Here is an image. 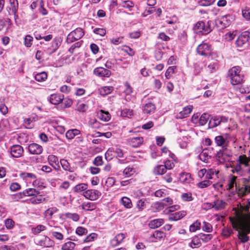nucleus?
<instances>
[{
    "label": "nucleus",
    "instance_id": "nucleus-1",
    "mask_svg": "<svg viewBox=\"0 0 250 250\" xmlns=\"http://www.w3.org/2000/svg\"><path fill=\"white\" fill-rule=\"evenodd\" d=\"M233 228L238 231V236L241 242L246 243L249 240L247 236L250 233V217L241 220H231Z\"/></svg>",
    "mask_w": 250,
    "mask_h": 250
},
{
    "label": "nucleus",
    "instance_id": "nucleus-2",
    "mask_svg": "<svg viewBox=\"0 0 250 250\" xmlns=\"http://www.w3.org/2000/svg\"><path fill=\"white\" fill-rule=\"evenodd\" d=\"M240 67L238 66H234L229 70L228 76L232 84L236 85L242 82L243 76L240 74Z\"/></svg>",
    "mask_w": 250,
    "mask_h": 250
},
{
    "label": "nucleus",
    "instance_id": "nucleus-3",
    "mask_svg": "<svg viewBox=\"0 0 250 250\" xmlns=\"http://www.w3.org/2000/svg\"><path fill=\"white\" fill-rule=\"evenodd\" d=\"M212 22L208 21L207 23L201 21L197 22L193 27V30L196 33L207 34L212 31Z\"/></svg>",
    "mask_w": 250,
    "mask_h": 250
},
{
    "label": "nucleus",
    "instance_id": "nucleus-4",
    "mask_svg": "<svg viewBox=\"0 0 250 250\" xmlns=\"http://www.w3.org/2000/svg\"><path fill=\"white\" fill-rule=\"evenodd\" d=\"M83 35L84 32L82 28H76L68 35L66 39V42L68 43H71L80 39Z\"/></svg>",
    "mask_w": 250,
    "mask_h": 250
},
{
    "label": "nucleus",
    "instance_id": "nucleus-5",
    "mask_svg": "<svg viewBox=\"0 0 250 250\" xmlns=\"http://www.w3.org/2000/svg\"><path fill=\"white\" fill-rule=\"evenodd\" d=\"M228 118L224 116H215L210 119L208 123V127L212 128L220 125L221 123L228 122Z\"/></svg>",
    "mask_w": 250,
    "mask_h": 250
},
{
    "label": "nucleus",
    "instance_id": "nucleus-6",
    "mask_svg": "<svg viewBox=\"0 0 250 250\" xmlns=\"http://www.w3.org/2000/svg\"><path fill=\"white\" fill-rule=\"evenodd\" d=\"M83 195L89 200L95 201L101 196V193L96 189H89L84 192Z\"/></svg>",
    "mask_w": 250,
    "mask_h": 250
},
{
    "label": "nucleus",
    "instance_id": "nucleus-7",
    "mask_svg": "<svg viewBox=\"0 0 250 250\" xmlns=\"http://www.w3.org/2000/svg\"><path fill=\"white\" fill-rule=\"evenodd\" d=\"M211 51V46L207 43H202L197 48V53L202 56H208Z\"/></svg>",
    "mask_w": 250,
    "mask_h": 250
},
{
    "label": "nucleus",
    "instance_id": "nucleus-8",
    "mask_svg": "<svg viewBox=\"0 0 250 250\" xmlns=\"http://www.w3.org/2000/svg\"><path fill=\"white\" fill-rule=\"evenodd\" d=\"M28 150L31 154L40 155L42 152L43 148L38 144L32 143L28 146Z\"/></svg>",
    "mask_w": 250,
    "mask_h": 250
},
{
    "label": "nucleus",
    "instance_id": "nucleus-9",
    "mask_svg": "<svg viewBox=\"0 0 250 250\" xmlns=\"http://www.w3.org/2000/svg\"><path fill=\"white\" fill-rule=\"evenodd\" d=\"M230 16L229 15L223 16L216 21V25L223 29L226 28L230 23Z\"/></svg>",
    "mask_w": 250,
    "mask_h": 250
},
{
    "label": "nucleus",
    "instance_id": "nucleus-10",
    "mask_svg": "<svg viewBox=\"0 0 250 250\" xmlns=\"http://www.w3.org/2000/svg\"><path fill=\"white\" fill-rule=\"evenodd\" d=\"M216 159L220 163H225L230 161L231 155L221 150L219 151L216 154Z\"/></svg>",
    "mask_w": 250,
    "mask_h": 250
},
{
    "label": "nucleus",
    "instance_id": "nucleus-11",
    "mask_svg": "<svg viewBox=\"0 0 250 250\" xmlns=\"http://www.w3.org/2000/svg\"><path fill=\"white\" fill-rule=\"evenodd\" d=\"M23 152V147L18 145H14L11 147L10 153L13 157L19 158Z\"/></svg>",
    "mask_w": 250,
    "mask_h": 250
},
{
    "label": "nucleus",
    "instance_id": "nucleus-12",
    "mask_svg": "<svg viewBox=\"0 0 250 250\" xmlns=\"http://www.w3.org/2000/svg\"><path fill=\"white\" fill-rule=\"evenodd\" d=\"M249 38L250 32L248 31L244 32L238 38L236 41V44L238 47H241L249 41Z\"/></svg>",
    "mask_w": 250,
    "mask_h": 250
},
{
    "label": "nucleus",
    "instance_id": "nucleus-13",
    "mask_svg": "<svg viewBox=\"0 0 250 250\" xmlns=\"http://www.w3.org/2000/svg\"><path fill=\"white\" fill-rule=\"evenodd\" d=\"M93 72L94 74L97 76L107 78L109 77L111 74V72L110 70L102 67L95 68Z\"/></svg>",
    "mask_w": 250,
    "mask_h": 250
},
{
    "label": "nucleus",
    "instance_id": "nucleus-14",
    "mask_svg": "<svg viewBox=\"0 0 250 250\" xmlns=\"http://www.w3.org/2000/svg\"><path fill=\"white\" fill-rule=\"evenodd\" d=\"M143 141V138L140 136L134 137L127 139L128 143L133 147H139L142 144Z\"/></svg>",
    "mask_w": 250,
    "mask_h": 250
},
{
    "label": "nucleus",
    "instance_id": "nucleus-15",
    "mask_svg": "<svg viewBox=\"0 0 250 250\" xmlns=\"http://www.w3.org/2000/svg\"><path fill=\"white\" fill-rule=\"evenodd\" d=\"M40 193V191L36 189L30 188L24 190L22 193H19L18 196L19 198H21L23 196H37Z\"/></svg>",
    "mask_w": 250,
    "mask_h": 250
},
{
    "label": "nucleus",
    "instance_id": "nucleus-16",
    "mask_svg": "<svg viewBox=\"0 0 250 250\" xmlns=\"http://www.w3.org/2000/svg\"><path fill=\"white\" fill-rule=\"evenodd\" d=\"M227 205V203L224 200L219 198L216 199L213 201L214 209L216 211L224 209Z\"/></svg>",
    "mask_w": 250,
    "mask_h": 250
},
{
    "label": "nucleus",
    "instance_id": "nucleus-17",
    "mask_svg": "<svg viewBox=\"0 0 250 250\" xmlns=\"http://www.w3.org/2000/svg\"><path fill=\"white\" fill-rule=\"evenodd\" d=\"M125 238V235L123 233H120L110 241V245L113 247H115L121 244Z\"/></svg>",
    "mask_w": 250,
    "mask_h": 250
},
{
    "label": "nucleus",
    "instance_id": "nucleus-18",
    "mask_svg": "<svg viewBox=\"0 0 250 250\" xmlns=\"http://www.w3.org/2000/svg\"><path fill=\"white\" fill-rule=\"evenodd\" d=\"M48 161L49 164L56 170H59L60 167L59 165L58 157L54 155H50L48 157Z\"/></svg>",
    "mask_w": 250,
    "mask_h": 250
},
{
    "label": "nucleus",
    "instance_id": "nucleus-19",
    "mask_svg": "<svg viewBox=\"0 0 250 250\" xmlns=\"http://www.w3.org/2000/svg\"><path fill=\"white\" fill-rule=\"evenodd\" d=\"M63 95L53 94L50 95L49 98L50 102L53 104H58L62 101Z\"/></svg>",
    "mask_w": 250,
    "mask_h": 250
},
{
    "label": "nucleus",
    "instance_id": "nucleus-20",
    "mask_svg": "<svg viewBox=\"0 0 250 250\" xmlns=\"http://www.w3.org/2000/svg\"><path fill=\"white\" fill-rule=\"evenodd\" d=\"M187 214V212L186 211H181L178 212H176L171 214L169 216V220L170 221H177L180 220L182 218L184 217Z\"/></svg>",
    "mask_w": 250,
    "mask_h": 250
},
{
    "label": "nucleus",
    "instance_id": "nucleus-21",
    "mask_svg": "<svg viewBox=\"0 0 250 250\" xmlns=\"http://www.w3.org/2000/svg\"><path fill=\"white\" fill-rule=\"evenodd\" d=\"M192 109V105H188L185 107L183 110L180 112L177 115L178 118L182 119L187 117L191 113Z\"/></svg>",
    "mask_w": 250,
    "mask_h": 250
},
{
    "label": "nucleus",
    "instance_id": "nucleus-22",
    "mask_svg": "<svg viewBox=\"0 0 250 250\" xmlns=\"http://www.w3.org/2000/svg\"><path fill=\"white\" fill-rule=\"evenodd\" d=\"M164 223V220L163 219H156L150 221L148 225L151 229H155L160 227Z\"/></svg>",
    "mask_w": 250,
    "mask_h": 250
},
{
    "label": "nucleus",
    "instance_id": "nucleus-23",
    "mask_svg": "<svg viewBox=\"0 0 250 250\" xmlns=\"http://www.w3.org/2000/svg\"><path fill=\"white\" fill-rule=\"evenodd\" d=\"M82 208L85 211L93 210L96 208V204L92 202H84L82 205Z\"/></svg>",
    "mask_w": 250,
    "mask_h": 250
},
{
    "label": "nucleus",
    "instance_id": "nucleus-24",
    "mask_svg": "<svg viewBox=\"0 0 250 250\" xmlns=\"http://www.w3.org/2000/svg\"><path fill=\"white\" fill-rule=\"evenodd\" d=\"M54 242L48 236H45L44 238L40 242V244L44 247H50L54 245Z\"/></svg>",
    "mask_w": 250,
    "mask_h": 250
},
{
    "label": "nucleus",
    "instance_id": "nucleus-25",
    "mask_svg": "<svg viewBox=\"0 0 250 250\" xmlns=\"http://www.w3.org/2000/svg\"><path fill=\"white\" fill-rule=\"evenodd\" d=\"M199 157L202 161L205 163L208 162V160L210 159L211 157L209 155V150L208 149H203V150L199 154Z\"/></svg>",
    "mask_w": 250,
    "mask_h": 250
},
{
    "label": "nucleus",
    "instance_id": "nucleus-26",
    "mask_svg": "<svg viewBox=\"0 0 250 250\" xmlns=\"http://www.w3.org/2000/svg\"><path fill=\"white\" fill-rule=\"evenodd\" d=\"M10 6L9 7L10 11L12 14L16 16L18 9V2L17 0H9Z\"/></svg>",
    "mask_w": 250,
    "mask_h": 250
},
{
    "label": "nucleus",
    "instance_id": "nucleus-27",
    "mask_svg": "<svg viewBox=\"0 0 250 250\" xmlns=\"http://www.w3.org/2000/svg\"><path fill=\"white\" fill-rule=\"evenodd\" d=\"M155 109V105L152 103H148L145 104L144 107L143 111L145 113L150 114L154 111Z\"/></svg>",
    "mask_w": 250,
    "mask_h": 250
},
{
    "label": "nucleus",
    "instance_id": "nucleus-28",
    "mask_svg": "<svg viewBox=\"0 0 250 250\" xmlns=\"http://www.w3.org/2000/svg\"><path fill=\"white\" fill-rule=\"evenodd\" d=\"M215 142L218 146H222L223 147L227 146V141L223 136H217L215 138Z\"/></svg>",
    "mask_w": 250,
    "mask_h": 250
},
{
    "label": "nucleus",
    "instance_id": "nucleus-29",
    "mask_svg": "<svg viewBox=\"0 0 250 250\" xmlns=\"http://www.w3.org/2000/svg\"><path fill=\"white\" fill-rule=\"evenodd\" d=\"M189 245L193 249L199 247L201 245V243L199 236L194 237Z\"/></svg>",
    "mask_w": 250,
    "mask_h": 250
},
{
    "label": "nucleus",
    "instance_id": "nucleus-30",
    "mask_svg": "<svg viewBox=\"0 0 250 250\" xmlns=\"http://www.w3.org/2000/svg\"><path fill=\"white\" fill-rule=\"evenodd\" d=\"M122 204L126 208H131L132 206V203L131 200L127 197H123L121 199Z\"/></svg>",
    "mask_w": 250,
    "mask_h": 250
},
{
    "label": "nucleus",
    "instance_id": "nucleus-31",
    "mask_svg": "<svg viewBox=\"0 0 250 250\" xmlns=\"http://www.w3.org/2000/svg\"><path fill=\"white\" fill-rule=\"evenodd\" d=\"M166 172V167L164 165H158L153 170V172L156 175H163Z\"/></svg>",
    "mask_w": 250,
    "mask_h": 250
},
{
    "label": "nucleus",
    "instance_id": "nucleus-32",
    "mask_svg": "<svg viewBox=\"0 0 250 250\" xmlns=\"http://www.w3.org/2000/svg\"><path fill=\"white\" fill-rule=\"evenodd\" d=\"M80 133V130L78 129H71L67 131L65 134L66 137L68 139H72L75 136L79 135Z\"/></svg>",
    "mask_w": 250,
    "mask_h": 250
},
{
    "label": "nucleus",
    "instance_id": "nucleus-33",
    "mask_svg": "<svg viewBox=\"0 0 250 250\" xmlns=\"http://www.w3.org/2000/svg\"><path fill=\"white\" fill-rule=\"evenodd\" d=\"M88 188L87 184L85 183H81L76 185L73 189L76 192H81L86 190Z\"/></svg>",
    "mask_w": 250,
    "mask_h": 250
},
{
    "label": "nucleus",
    "instance_id": "nucleus-34",
    "mask_svg": "<svg viewBox=\"0 0 250 250\" xmlns=\"http://www.w3.org/2000/svg\"><path fill=\"white\" fill-rule=\"evenodd\" d=\"M99 119L103 121L107 122L110 119V115L108 112L101 110L98 114Z\"/></svg>",
    "mask_w": 250,
    "mask_h": 250
},
{
    "label": "nucleus",
    "instance_id": "nucleus-35",
    "mask_svg": "<svg viewBox=\"0 0 250 250\" xmlns=\"http://www.w3.org/2000/svg\"><path fill=\"white\" fill-rule=\"evenodd\" d=\"M58 211V209L56 207L49 208L46 210L44 213V216L48 219H50L53 214Z\"/></svg>",
    "mask_w": 250,
    "mask_h": 250
},
{
    "label": "nucleus",
    "instance_id": "nucleus-36",
    "mask_svg": "<svg viewBox=\"0 0 250 250\" xmlns=\"http://www.w3.org/2000/svg\"><path fill=\"white\" fill-rule=\"evenodd\" d=\"M177 67L176 66H172L169 67L166 73H165V77L167 79H170L172 75L175 73H176Z\"/></svg>",
    "mask_w": 250,
    "mask_h": 250
},
{
    "label": "nucleus",
    "instance_id": "nucleus-37",
    "mask_svg": "<svg viewBox=\"0 0 250 250\" xmlns=\"http://www.w3.org/2000/svg\"><path fill=\"white\" fill-rule=\"evenodd\" d=\"M113 88L112 86H104L99 89L100 93L101 95L105 96L110 94Z\"/></svg>",
    "mask_w": 250,
    "mask_h": 250
},
{
    "label": "nucleus",
    "instance_id": "nucleus-38",
    "mask_svg": "<svg viewBox=\"0 0 250 250\" xmlns=\"http://www.w3.org/2000/svg\"><path fill=\"white\" fill-rule=\"evenodd\" d=\"M60 163L62 168L66 171H69L70 172H72V168L70 167V165L68 162L65 159H61L60 160Z\"/></svg>",
    "mask_w": 250,
    "mask_h": 250
},
{
    "label": "nucleus",
    "instance_id": "nucleus-39",
    "mask_svg": "<svg viewBox=\"0 0 250 250\" xmlns=\"http://www.w3.org/2000/svg\"><path fill=\"white\" fill-rule=\"evenodd\" d=\"M236 178L237 177L236 176H233V175L229 176V181H228V183L227 189L230 190V189H232L233 188L234 184H235V185L236 186Z\"/></svg>",
    "mask_w": 250,
    "mask_h": 250
},
{
    "label": "nucleus",
    "instance_id": "nucleus-40",
    "mask_svg": "<svg viewBox=\"0 0 250 250\" xmlns=\"http://www.w3.org/2000/svg\"><path fill=\"white\" fill-rule=\"evenodd\" d=\"M191 175L188 173H183L180 175V180L183 183H189L191 181Z\"/></svg>",
    "mask_w": 250,
    "mask_h": 250
},
{
    "label": "nucleus",
    "instance_id": "nucleus-41",
    "mask_svg": "<svg viewBox=\"0 0 250 250\" xmlns=\"http://www.w3.org/2000/svg\"><path fill=\"white\" fill-rule=\"evenodd\" d=\"M64 216L68 219H72L74 221H78L80 219V216L77 213H65L63 214Z\"/></svg>",
    "mask_w": 250,
    "mask_h": 250
},
{
    "label": "nucleus",
    "instance_id": "nucleus-42",
    "mask_svg": "<svg viewBox=\"0 0 250 250\" xmlns=\"http://www.w3.org/2000/svg\"><path fill=\"white\" fill-rule=\"evenodd\" d=\"M47 78V73L45 72L37 74L35 76V79L37 81L43 82Z\"/></svg>",
    "mask_w": 250,
    "mask_h": 250
},
{
    "label": "nucleus",
    "instance_id": "nucleus-43",
    "mask_svg": "<svg viewBox=\"0 0 250 250\" xmlns=\"http://www.w3.org/2000/svg\"><path fill=\"white\" fill-rule=\"evenodd\" d=\"M88 106L82 101H79L77 104V110L80 112H83L86 110Z\"/></svg>",
    "mask_w": 250,
    "mask_h": 250
},
{
    "label": "nucleus",
    "instance_id": "nucleus-44",
    "mask_svg": "<svg viewBox=\"0 0 250 250\" xmlns=\"http://www.w3.org/2000/svg\"><path fill=\"white\" fill-rule=\"evenodd\" d=\"M76 244L75 243L69 241L64 243L62 247V250H73L75 248Z\"/></svg>",
    "mask_w": 250,
    "mask_h": 250
},
{
    "label": "nucleus",
    "instance_id": "nucleus-45",
    "mask_svg": "<svg viewBox=\"0 0 250 250\" xmlns=\"http://www.w3.org/2000/svg\"><path fill=\"white\" fill-rule=\"evenodd\" d=\"M201 223L198 220H196L195 222L192 224L189 227V230L191 232H194L197 230L200 229Z\"/></svg>",
    "mask_w": 250,
    "mask_h": 250
},
{
    "label": "nucleus",
    "instance_id": "nucleus-46",
    "mask_svg": "<svg viewBox=\"0 0 250 250\" xmlns=\"http://www.w3.org/2000/svg\"><path fill=\"white\" fill-rule=\"evenodd\" d=\"M200 240H202L204 242L207 243L212 238V236L210 234H204L200 233L198 235Z\"/></svg>",
    "mask_w": 250,
    "mask_h": 250
},
{
    "label": "nucleus",
    "instance_id": "nucleus-47",
    "mask_svg": "<svg viewBox=\"0 0 250 250\" xmlns=\"http://www.w3.org/2000/svg\"><path fill=\"white\" fill-rule=\"evenodd\" d=\"M135 172V169L131 167H126L123 172V175L127 177L132 175Z\"/></svg>",
    "mask_w": 250,
    "mask_h": 250
},
{
    "label": "nucleus",
    "instance_id": "nucleus-48",
    "mask_svg": "<svg viewBox=\"0 0 250 250\" xmlns=\"http://www.w3.org/2000/svg\"><path fill=\"white\" fill-rule=\"evenodd\" d=\"M218 68V64L217 62L211 63L207 66V71L210 73L215 72Z\"/></svg>",
    "mask_w": 250,
    "mask_h": 250
},
{
    "label": "nucleus",
    "instance_id": "nucleus-49",
    "mask_svg": "<svg viewBox=\"0 0 250 250\" xmlns=\"http://www.w3.org/2000/svg\"><path fill=\"white\" fill-rule=\"evenodd\" d=\"M249 161V159L245 155H240L238 158V162L240 164L244 165L245 166H247L248 165Z\"/></svg>",
    "mask_w": 250,
    "mask_h": 250
},
{
    "label": "nucleus",
    "instance_id": "nucleus-50",
    "mask_svg": "<svg viewBox=\"0 0 250 250\" xmlns=\"http://www.w3.org/2000/svg\"><path fill=\"white\" fill-rule=\"evenodd\" d=\"M209 119V115L208 114L204 113L203 114L200 119L199 120V122L200 125H205L208 122Z\"/></svg>",
    "mask_w": 250,
    "mask_h": 250
},
{
    "label": "nucleus",
    "instance_id": "nucleus-51",
    "mask_svg": "<svg viewBox=\"0 0 250 250\" xmlns=\"http://www.w3.org/2000/svg\"><path fill=\"white\" fill-rule=\"evenodd\" d=\"M218 171H217L215 169L213 168H209L207 170V172L206 174V178L207 179H212V176L214 175L215 173L217 174Z\"/></svg>",
    "mask_w": 250,
    "mask_h": 250
},
{
    "label": "nucleus",
    "instance_id": "nucleus-52",
    "mask_svg": "<svg viewBox=\"0 0 250 250\" xmlns=\"http://www.w3.org/2000/svg\"><path fill=\"white\" fill-rule=\"evenodd\" d=\"M133 115V110L125 109L121 111V116L123 117L131 118Z\"/></svg>",
    "mask_w": 250,
    "mask_h": 250
},
{
    "label": "nucleus",
    "instance_id": "nucleus-53",
    "mask_svg": "<svg viewBox=\"0 0 250 250\" xmlns=\"http://www.w3.org/2000/svg\"><path fill=\"white\" fill-rule=\"evenodd\" d=\"M121 5L125 8H127L129 10L134 6V3L130 0H124L121 2Z\"/></svg>",
    "mask_w": 250,
    "mask_h": 250
},
{
    "label": "nucleus",
    "instance_id": "nucleus-54",
    "mask_svg": "<svg viewBox=\"0 0 250 250\" xmlns=\"http://www.w3.org/2000/svg\"><path fill=\"white\" fill-rule=\"evenodd\" d=\"M45 229L46 227L42 225H39L36 228L32 229V232L34 234L37 235Z\"/></svg>",
    "mask_w": 250,
    "mask_h": 250
},
{
    "label": "nucleus",
    "instance_id": "nucleus-55",
    "mask_svg": "<svg viewBox=\"0 0 250 250\" xmlns=\"http://www.w3.org/2000/svg\"><path fill=\"white\" fill-rule=\"evenodd\" d=\"M202 229L203 231L207 232H210L212 230V227L210 223L204 222L203 225L202 226Z\"/></svg>",
    "mask_w": 250,
    "mask_h": 250
},
{
    "label": "nucleus",
    "instance_id": "nucleus-56",
    "mask_svg": "<svg viewBox=\"0 0 250 250\" xmlns=\"http://www.w3.org/2000/svg\"><path fill=\"white\" fill-rule=\"evenodd\" d=\"M33 39V37L30 35H26L24 38V45L27 47H30L32 44Z\"/></svg>",
    "mask_w": 250,
    "mask_h": 250
},
{
    "label": "nucleus",
    "instance_id": "nucleus-57",
    "mask_svg": "<svg viewBox=\"0 0 250 250\" xmlns=\"http://www.w3.org/2000/svg\"><path fill=\"white\" fill-rule=\"evenodd\" d=\"M52 46L53 47V49L50 51H49V50L50 49L49 48H48L47 50H46V52L49 55H51L58 49L59 46V44L57 41H54L52 42Z\"/></svg>",
    "mask_w": 250,
    "mask_h": 250
},
{
    "label": "nucleus",
    "instance_id": "nucleus-58",
    "mask_svg": "<svg viewBox=\"0 0 250 250\" xmlns=\"http://www.w3.org/2000/svg\"><path fill=\"white\" fill-rule=\"evenodd\" d=\"M164 236V233L162 231L156 230L152 235V237H153L157 240H160L163 238Z\"/></svg>",
    "mask_w": 250,
    "mask_h": 250
},
{
    "label": "nucleus",
    "instance_id": "nucleus-59",
    "mask_svg": "<svg viewBox=\"0 0 250 250\" xmlns=\"http://www.w3.org/2000/svg\"><path fill=\"white\" fill-rule=\"evenodd\" d=\"M21 175L23 178L31 180H35L37 178L36 176L32 173L24 172L21 173Z\"/></svg>",
    "mask_w": 250,
    "mask_h": 250
},
{
    "label": "nucleus",
    "instance_id": "nucleus-60",
    "mask_svg": "<svg viewBox=\"0 0 250 250\" xmlns=\"http://www.w3.org/2000/svg\"><path fill=\"white\" fill-rule=\"evenodd\" d=\"M145 199L139 200L137 203V208L139 210H142L146 207Z\"/></svg>",
    "mask_w": 250,
    "mask_h": 250
},
{
    "label": "nucleus",
    "instance_id": "nucleus-61",
    "mask_svg": "<svg viewBox=\"0 0 250 250\" xmlns=\"http://www.w3.org/2000/svg\"><path fill=\"white\" fill-rule=\"evenodd\" d=\"M215 0H200L199 1L200 5L202 6H208L211 5L215 2Z\"/></svg>",
    "mask_w": 250,
    "mask_h": 250
},
{
    "label": "nucleus",
    "instance_id": "nucleus-62",
    "mask_svg": "<svg viewBox=\"0 0 250 250\" xmlns=\"http://www.w3.org/2000/svg\"><path fill=\"white\" fill-rule=\"evenodd\" d=\"M242 12L244 18L247 20H250V8L246 7Z\"/></svg>",
    "mask_w": 250,
    "mask_h": 250
},
{
    "label": "nucleus",
    "instance_id": "nucleus-63",
    "mask_svg": "<svg viewBox=\"0 0 250 250\" xmlns=\"http://www.w3.org/2000/svg\"><path fill=\"white\" fill-rule=\"evenodd\" d=\"M76 232L77 234L79 235H83L87 233V230L86 229L84 228L79 227L77 228Z\"/></svg>",
    "mask_w": 250,
    "mask_h": 250
},
{
    "label": "nucleus",
    "instance_id": "nucleus-64",
    "mask_svg": "<svg viewBox=\"0 0 250 250\" xmlns=\"http://www.w3.org/2000/svg\"><path fill=\"white\" fill-rule=\"evenodd\" d=\"M182 199L185 201H190L192 200L191 193H184L181 195Z\"/></svg>",
    "mask_w": 250,
    "mask_h": 250
}]
</instances>
